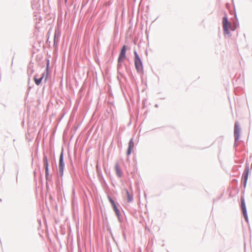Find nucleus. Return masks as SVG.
<instances>
[{
	"instance_id": "nucleus-1",
	"label": "nucleus",
	"mask_w": 252,
	"mask_h": 252,
	"mask_svg": "<svg viewBox=\"0 0 252 252\" xmlns=\"http://www.w3.org/2000/svg\"><path fill=\"white\" fill-rule=\"evenodd\" d=\"M135 59H134V64L135 68L137 71L139 73H143V67L142 65V62L138 56L137 53L135 52H134Z\"/></svg>"
},
{
	"instance_id": "nucleus-2",
	"label": "nucleus",
	"mask_w": 252,
	"mask_h": 252,
	"mask_svg": "<svg viewBox=\"0 0 252 252\" xmlns=\"http://www.w3.org/2000/svg\"><path fill=\"white\" fill-rule=\"evenodd\" d=\"M48 66H49V63H48L47 64L46 72V73L44 72L43 73H42L40 78H37L38 77L37 74H36L34 76V77L33 78V80H34V82L36 85H39L40 84L42 80H43V79L44 77L45 74H46V77L44 79V81H45V82L46 81L47 79Z\"/></svg>"
},
{
	"instance_id": "nucleus-3",
	"label": "nucleus",
	"mask_w": 252,
	"mask_h": 252,
	"mask_svg": "<svg viewBox=\"0 0 252 252\" xmlns=\"http://www.w3.org/2000/svg\"><path fill=\"white\" fill-rule=\"evenodd\" d=\"M222 26L223 29L224 31V33L225 34H229V29L231 27L230 24L228 22L227 18L226 16H225L222 19Z\"/></svg>"
},
{
	"instance_id": "nucleus-4",
	"label": "nucleus",
	"mask_w": 252,
	"mask_h": 252,
	"mask_svg": "<svg viewBox=\"0 0 252 252\" xmlns=\"http://www.w3.org/2000/svg\"><path fill=\"white\" fill-rule=\"evenodd\" d=\"M126 45H124L121 53L119 55V59H118V63H119L123 62L126 58Z\"/></svg>"
},
{
	"instance_id": "nucleus-5",
	"label": "nucleus",
	"mask_w": 252,
	"mask_h": 252,
	"mask_svg": "<svg viewBox=\"0 0 252 252\" xmlns=\"http://www.w3.org/2000/svg\"><path fill=\"white\" fill-rule=\"evenodd\" d=\"M64 166V164L63 162V153L62 152L60 157V160H59V171L61 174H63V168Z\"/></svg>"
},
{
	"instance_id": "nucleus-6",
	"label": "nucleus",
	"mask_w": 252,
	"mask_h": 252,
	"mask_svg": "<svg viewBox=\"0 0 252 252\" xmlns=\"http://www.w3.org/2000/svg\"><path fill=\"white\" fill-rule=\"evenodd\" d=\"M240 128H239L237 123H236L234 126V136L236 141L239 139Z\"/></svg>"
},
{
	"instance_id": "nucleus-7",
	"label": "nucleus",
	"mask_w": 252,
	"mask_h": 252,
	"mask_svg": "<svg viewBox=\"0 0 252 252\" xmlns=\"http://www.w3.org/2000/svg\"><path fill=\"white\" fill-rule=\"evenodd\" d=\"M241 207H242V212L244 215L245 219L246 220H247L248 216H247V214L246 207V205H245V203L244 199L243 198H241Z\"/></svg>"
},
{
	"instance_id": "nucleus-8",
	"label": "nucleus",
	"mask_w": 252,
	"mask_h": 252,
	"mask_svg": "<svg viewBox=\"0 0 252 252\" xmlns=\"http://www.w3.org/2000/svg\"><path fill=\"white\" fill-rule=\"evenodd\" d=\"M109 200L110 202V203H111V204L113 206V208L116 214L117 215V216H119L120 215V212H119V210L118 209L116 204L115 203L114 201L110 197H109Z\"/></svg>"
},
{
	"instance_id": "nucleus-9",
	"label": "nucleus",
	"mask_w": 252,
	"mask_h": 252,
	"mask_svg": "<svg viewBox=\"0 0 252 252\" xmlns=\"http://www.w3.org/2000/svg\"><path fill=\"white\" fill-rule=\"evenodd\" d=\"M43 163L45 168V174L46 176L47 177L49 174V169H48V161L46 157L43 158Z\"/></svg>"
},
{
	"instance_id": "nucleus-10",
	"label": "nucleus",
	"mask_w": 252,
	"mask_h": 252,
	"mask_svg": "<svg viewBox=\"0 0 252 252\" xmlns=\"http://www.w3.org/2000/svg\"><path fill=\"white\" fill-rule=\"evenodd\" d=\"M115 169L118 176L121 177L122 175V171L121 169L120 165L118 163H116L115 165Z\"/></svg>"
},
{
	"instance_id": "nucleus-11",
	"label": "nucleus",
	"mask_w": 252,
	"mask_h": 252,
	"mask_svg": "<svg viewBox=\"0 0 252 252\" xmlns=\"http://www.w3.org/2000/svg\"><path fill=\"white\" fill-rule=\"evenodd\" d=\"M133 148H134V143L133 141V139H131L129 141V144H128V150L127 151V155H129L131 154V151L133 149Z\"/></svg>"
},
{
	"instance_id": "nucleus-12",
	"label": "nucleus",
	"mask_w": 252,
	"mask_h": 252,
	"mask_svg": "<svg viewBox=\"0 0 252 252\" xmlns=\"http://www.w3.org/2000/svg\"><path fill=\"white\" fill-rule=\"evenodd\" d=\"M125 191L127 195L128 202H131L132 200V196L130 194L127 189H126Z\"/></svg>"
},
{
	"instance_id": "nucleus-13",
	"label": "nucleus",
	"mask_w": 252,
	"mask_h": 252,
	"mask_svg": "<svg viewBox=\"0 0 252 252\" xmlns=\"http://www.w3.org/2000/svg\"><path fill=\"white\" fill-rule=\"evenodd\" d=\"M248 174H249V169L248 168V169H245V170L244 171V175H243L245 184L246 183V182L247 181L248 177Z\"/></svg>"
}]
</instances>
